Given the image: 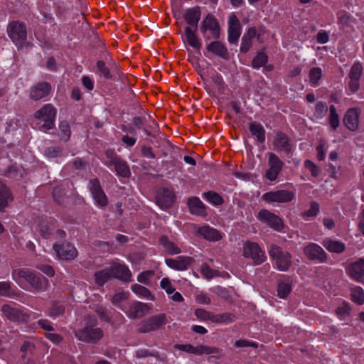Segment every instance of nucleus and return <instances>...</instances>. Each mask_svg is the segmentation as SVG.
I'll use <instances>...</instances> for the list:
<instances>
[{
    "label": "nucleus",
    "instance_id": "nucleus-1",
    "mask_svg": "<svg viewBox=\"0 0 364 364\" xmlns=\"http://www.w3.org/2000/svg\"><path fill=\"white\" fill-rule=\"evenodd\" d=\"M13 279L22 289L36 292L46 291L48 279L28 269H16L12 272Z\"/></svg>",
    "mask_w": 364,
    "mask_h": 364
},
{
    "label": "nucleus",
    "instance_id": "nucleus-2",
    "mask_svg": "<svg viewBox=\"0 0 364 364\" xmlns=\"http://www.w3.org/2000/svg\"><path fill=\"white\" fill-rule=\"evenodd\" d=\"M56 109L51 104L44 105L35 113V128L40 130L51 129L55 125Z\"/></svg>",
    "mask_w": 364,
    "mask_h": 364
},
{
    "label": "nucleus",
    "instance_id": "nucleus-3",
    "mask_svg": "<svg viewBox=\"0 0 364 364\" xmlns=\"http://www.w3.org/2000/svg\"><path fill=\"white\" fill-rule=\"evenodd\" d=\"M2 316L16 323L27 322L30 318L28 311L15 303L5 304L1 306Z\"/></svg>",
    "mask_w": 364,
    "mask_h": 364
},
{
    "label": "nucleus",
    "instance_id": "nucleus-4",
    "mask_svg": "<svg viewBox=\"0 0 364 364\" xmlns=\"http://www.w3.org/2000/svg\"><path fill=\"white\" fill-rule=\"evenodd\" d=\"M200 32L205 40L218 39L220 37V26L216 18L209 14L203 20Z\"/></svg>",
    "mask_w": 364,
    "mask_h": 364
},
{
    "label": "nucleus",
    "instance_id": "nucleus-5",
    "mask_svg": "<svg viewBox=\"0 0 364 364\" xmlns=\"http://www.w3.org/2000/svg\"><path fill=\"white\" fill-rule=\"evenodd\" d=\"M7 33L10 38L18 47H22L26 41V28L23 23L11 22L7 27Z\"/></svg>",
    "mask_w": 364,
    "mask_h": 364
},
{
    "label": "nucleus",
    "instance_id": "nucleus-6",
    "mask_svg": "<svg viewBox=\"0 0 364 364\" xmlns=\"http://www.w3.org/2000/svg\"><path fill=\"white\" fill-rule=\"evenodd\" d=\"M269 254L279 270L287 271L291 265V255L289 252L282 251L280 247L272 245Z\"/></svg>",
    "mask_w": 364,
    "mask_h": 364
},
{
    "label": "nucleus",
    "instance_id": "nucleus-7",
    "mask_svg": "<svg viewBox=\"0 0 364 364\" xmlns=\"http://www.w3.org/2000/svg\"><path fill=\"white\" fill-rule=\"evenodd\" d=\"M243 255L245 258H250L256 265L260 264L266 259V255L257 243L247 242L243 245Z\"/></svg>",
    "mask_w": 364,
    "mask_h": 364
},
{
    "label": "nucleus",
    "instance_id": "nucleus-8",
    "mask_svg": "<svg viewBox=\"0 0 364 364\" xmlns=\"http://www.w3.org/2000/svg\"><path fill=\"white\" fill-rule=\"evenodd\" d=\"M295 197V191L288 190H279L264 193L262 196L263 200L267 203H288Z\"/></svg>",
    "mask_w": 364,
    "mask_h": 364
},
{
    "label": "nucleus",
    "instance_id": "nucleus-9",
    "mask_svg": "<svg viewBox=\"0 0 364 364\" xmlns=\"http://www.w3.org/2000/svg\"><path fill=\"white\" fill-rule=\"evenodd\" d=\"M75 335L80 341L85 342H95L102 337L103 333L99 328L87 326L82 329L76 331L75 332Z\"/></svg>",
    "mask_w": 364,
    "mask_h": 364
},
{
    "label": "nucleus",
    "instance_id": "nucleus-10",
    "mask_svg": "<svg viewBox=\"0 0 364 364\" xmlns=\"http://www.w3.org/2000/svg\"><path fill=\"white\" fill-rule=\"evenodd\" d=\"M269 169L265 173V177L271 181H275L282 169L284 163L274 153H269L268 159Z\"/></svg>",
    "mask_w": 364,
    "mask_h": 364
},
{
    "label": "nucleus",
    "instance_id": "nucleus-11",
    "mask_svg": "<svg viewBox=\"0 0 364 364\" xmlns=\"http://www.w3.org/2000/svg\"><path fill=\"white\" fill-rule=\"evenodd\" d=\"M304 255L310 260H317L319 262H325L327 260V255L323 248L316 243H309L304 247Z\"/></svg>",
    "mask_w": 364,
    "mask_h": 364
},
{
    "label": "nucleus",
    "instance_id": "nucleus-12",
    "mask_svg": "<svg viewBox=\"0 0 364 364\" xmlns=\"http://www.w3.org/2000/svg\"><path fill=\"white\" fill-rule=\"evenodd\" d=\"M257 218L260 221L267 223L275 230L279 231L283 228V223L281 218L266 209L261 210L258 213Z\"/></svg>",
    "mask_w": 364,
    "mask_h": 364
},
{
    "label": "nucleus",
    "instance_id": "nucleus-13",
    "mask_svg": "<svg viewBox=\"0 0 364 364\" xmlns=\"http://www.w3.org/2000/svg\"><path fill=\"white\" fill-rule=\"evenodd\" d=\"M89 188L92 195L95 203L101 208L107 205L108 200L105 194L98 179L95 178L90 180L89 183Z\"/></svg>",
    "mask_w": 364,
    "mask_h": 364
},
{
    "label": "nucleus",
    "instance_id": "nucleus-14",
    "mask_svg": "<svg viewBox=\"0 0 364 364\" xmlns=\"http://www.w3.org/2000/svg\"><path fill=\"white\" fill-rule=\"evenodd\" d=\"M165 323L166 316L164 314L154 316L141 322L139 331L142 333H146L156 330Z\"/></svg>",
    "mask_w": 364,
    "mask_h": 364
},
{
    "label": "nucleus",
    "instance_id": "nucleus-15",
    "mask_svg": "<svg viewBox=\"0 0 364 364\" xmlns=\"http://www.w3.org/2000/svg\"><path fill=\"white\" fill-rule=\"evenodd\" d=\"M175 348L195 355H209L212 353H217L218 352V348L206 346H198L195 347L191 344H177L175 346Z\"/></svg>",
    "mask_w": 364,
    "mask_h": 364
},
{
    "label": "nucleus",
    "instance_id": "nucleus-16",
    "mask_svg": "<svg viewBox=\"0 0 364 364\" xmlns=\"http://www.w3.org/2000/svg\"><path fill=\"white\" fill-rule=\"evenodd\" d=\"M150 306L140 301H132L127 306V311H124L129 317L140 318L148 314Z\"/></svg>",
    "mask_w": 364,
    "mask_h": 364
},
{
    "label": "nucleus",
    "instance_id": "nucleus-17",
    "mask_svg": "<svg viewBox=\"0 0 364 364\" xmlns=\"http://www.w3.org/2000/svg\"><path fill=\"white\" fill-rule=\"evenodd\" d=\"M193 261L194 259L191 257L188 256H179L175 259L168 258L165 259L168 267L178 271L187 269Z\"/></svg>",
    "mask_w": 364,
    "mask_h": 364
},
{
    "label": "nucleus",
    "instance_id": "nucleus-18",
    "mask_svg": "<svg viewBox=\"0 0 364 364\" xmlns=\"http://www.w3.org/2000/svg\"><path fill=\"white\" fill-rule=\"evenodd\" d=\"M53 250L59 258L65 260L74 259L77 255L75 247L70 244L55 243L53 245Z\"/></svg>",
    "mask_w": 364,
    "mask_h": 364
},
{
    "label": "nucleus",
    "instance_id": "nucleus-19",
    "mask_svg": "<svg viewBox=\"0 0 364 364\" xmlns=\"http://www.w3.org/2000/svg\"><path fill=\"white\" fill-rule=\"evenodd\" d=\"M110 272H112V277L117 278L124 282H129L132 277L131 271L124 264L113 263L109 267Z\"/></svg>",
    "mask_w": 364,
    "mask_h": 364
},
{
    "label": "nucleus",
    "instance_id": "nucleus-20",
    "mask_svg": "<svg viewBox=\"0 0 364 364\" xmlns=\"http://www.w3.org/2000/svg\"><path fill=\"white\" fill-rule=\"evenodd\" d=\"M228 26V41L235 44L237 42L241 33L240 22L235 15L229 17Z\"/></svg>",
    "mask_w": 364,
    "mask_h": 364
},
{
    "label": "nucleus",
    "instance_id": "nucleus-21",
    "mask_svg": "<svg viewBox=\"0 0 364 364\" xmlns=\"http://www.w3.org/2000/svg\"><path fill=\"white\" fill-rule=\"evenodd\" d=\"M346 271L353 279L361 282L364 279V258L350 264Z\"/></svg>",
    "mask_w": 364,
    "mask_h": 364
},
{
    "label": "nucleus",
    "instance_id": "nucleus-22",
    "mask_svg": "<svg viewBox=\"0 0 364 364\" xmlns=\"http://www.w3.org/2000/svg\"><path fill=\"white\" fill-rule=\"evenodd\" d=\"M274 149L277 151H284L289 154L292 149V144L289 137L282 132L277 133L273 141Z\"/></svg>",
    "mask_w": 364,
    "mask_h": 364
},
{
    "label": "nucleus",
    "instance_id": "nucleus-23",
    "mask_svg": "<svg viewBox=\"0 0 364 364\" xmlns=\"http://www.w3.org/2000/svg\"><path fill=\"white\" fill-rule=\"evenodd\" d=\"M51 85L46 82H39L33 86L30 91V97L34 100H39L48 96L51 92Z\"/></svg>",
    "mask_w": 364,
    "mask_h": 364
},
{
    "label": "nucleus",
    "instance_id": "nucleus-24",
    "mask_svg": "<svg viewBox=\"0 0 364 364\" xmlns=\"http://www.w3.org/2000/svg\"><path fill=\"white\" fill-rule=\"evenodd\" d=\"M360 110L357 108H351L347 110L343 122L350 130L354 131L358 127Z\"/></svg>",
    "mask_w": 364,
    "mask_h": 364
},
{
    "label": "nucleus",
    "instance_id": "nucleus-25",
    "mask_svg": "<svg viewBox=\"0 0 364 364\" xmlns=\"http://www.w3.org/2000/svg\"><path fill=\"white\" fill-rule=\"evenodd\" d=\"M200 8L199 6H194L192 8L187 9L183 15V17L186 22L191 26V27H195L197 28L198 22L200 19Z\"/></svg>",
    "mask_w": 364,
    "mask_h": 364
},
{
    "label": "nucleus",
    "instance_id": "nucleus-26",
    "mask_svg": "<svg viewBox=\"0 0 364 364\" xmlns=\"http://www.w3.org/2000/svg\"><path fill=\"white\" fill-rule=\"evenodd\" d=\"M197 232L205 240L211 242L219 241L223 237L222 234L218 230L209 225L199 227L197 230Z\"/></svg>",
    "mask_w": 364,
    "mask_h": 364
},
{
    "label": "nucleus",
    "instance_id": "nucleus-27",
    "mask_svg": "<svg viewBox=\"0 0 364 364\" xmlns=\"http://www.w3.org/2000/svg\"><path fill=\"white\" fill-rule=\"evenodd\" d=\"M188 206L193 215L198 216H205L206 208L203 202L197 197H191L188 200Z\"/></svg>",
    "mask_w": 364,
    "mask_h": 364
},
{
    "label": "nucleus",
    "instance_id": "nucleus-28",
    "mask_svg": "<svg viewBox=\"0 0 364 364\" xmlns=\"http://www.w3.org/2000/svg\"><path fill=\"white\" fill-rule=\"evenodd\" d=\"M196 31L197 28H193L191 26L185 28L186 42L194 49L199 50L202 43L196 35Z\"/></svg>",
    "mask_w": 364,
    "mask_h": 364
},
{
    "label": "nucleus",
    "instance_id": "nucleus-29",
    "mask_svg": "<svg viewBox=\"0 0 364 364\" xmlns=\"http://www.w3.org/2000/svg\"><path fill=\"white\" fill-rule=\"evenodd\" d=\"M208 52L218 55L222 58H228V52L225 45L220 41H213L206 46Z\"/></svg>",
    "mask_w": 364,
    "mask_h": 364
},
{
    "label": "nucleus",
    "instance_id": "nucleus-30",
    "mask_svg": "<svg viewBox=\"0 0 364 364\" xmlns=\"http://www.w3.org/2000/svg\"><path fill=\"white\" fill-rule=\"evenodd\" d=\"M322 245L328 251L334 253H341L346 249L344 243L331 238L324 239Z\"/></svg>",
    "mask_w": 364,
    "mask_h": 364
},
{
    "label": "nucleus",
    "instance_id": "nucleus-31",
    "mask_svg": "<svg viewBox=\"0 0 364 364\" xmlns=\"http://www.w3.org/2000/svg\"><path fill=\"white\" fill-rule=\"evenodd\" d=\"M159 244L169 255H177L181 252L180 247L173 242L171 241L166 236H162L160 238Z\"/></svg>",
    "mask_w": 364,
    "mask_h": 364
},
{
    "label": "nucleus",
    "instance_id": "nucleus-32",
    "mask_svg": "<svg viewBox=\"0 0 364 364\" xmlns=\"http://www.w3.org/2000/svg\"><path fill=\"white\" fill-rule=\"evenodd\" d=\"M129 292H119L113 296L112 302L114 305L120 308L122 311H127L129 302L127 301Z\"/></svg>",
    "mask_w": 364,
    "mask_h": 364
},
{
    "label": "nucleus",
    "instance_id": "nucleus-33",
    "mask_svg": "<svg viewBox=\"0 0 364 364\" xmlns=\"http://www.w3.org/2000/svg\"><path fill=\"white\" fill-rule=\"evenodd\" d=\"M12 200L13 197L9 189L0 183V210H4Z\"/></svg>",
    "mask_w": 364,
    "mask_h": 364
},
{
    "label": "nucleus",
    "instance_id": "nucleus-34",
    "mask_svg": "<svg viewBox=\"0 0 364 364\" xmlns=\"http://www.w3.org/2000/svg\"><path fill=\"white\" fill-rule=\"evenodd\" d=\"M249 129L251 134L256 136L259 142L262 143L265 141V130L261 124L255 122H251Z\"/></svg>",
    "mask_w": 364,
    "mask_h": 364
},
{
    "label": "nucleus",
    "instance_id": "nucleus-35",
    "mask_svg": "<svg viewBox=\"0 0 364 364\" xmlns=\"http://www.w3.org/2000/svg\"><path fill=\"white\" fill-rule=\"evenodd\" d=\"M112 163L118 176L124 178L129 176L130 171L126 162L114 159L112 160Z\"/></svg>",
    "mask_w": 364,
    "mask_h": 364
},
{
    "label": "nucleus",
    "instance_id": "nucleus-36",
    "mask_svg": "<svg viewBox=\"0 0 364 364\" xmlns=\"http://www.w3.org/2000/svg\"><path fill=\"white\" fill-rule=\"evenodd\" d=\"M65 313V306L58 301H54L47 311V315L53 318L63 316Z\"/></svg>",
    "mask_w": 364,
    "mask_h": 364
},
{
    "label": "nucleus",
    "instance_id": "nucleus-37",
    "mask_svg": "<svg viewBox=\"0 0 364 364\" xmlns=\"http://www.w3.org/2000/svg\"><path fill=\"white\" fill-rule=\"evenodd\" d=\"M175 196L171 191L164 190L159 197L158 203L161 207L170 206L174 202Z\"/></svg>",
    "mask_w": 364,
    "mask_h": 364
},
{
    "label": "nucleus",
    "instance_id": "nucleus-38",
    "mask_svg": "<svg viewBox=\"0 0 364 364\" xmlns=\"http://www.w3.org/2000/svg\"><path fill=\"white\" fill-rule=\"evenodd\" d=\"M110 278H112V272H110L109 267L97 272L95 274V282L99 285H103Z\"/></svg>",
    "mask_w": 364,
    "mask_h": 364
},
{
    "label": "nucleus",
    "instance_id": "nucleus-39",
    "mask_svg": "<svg viewBox=\"0 0 364 364\" xmlns=\"http://www.w3.org/2000/svg\"><path fill=\"white\" fill-rule=\"evenodd\" d=\"M131 289L133 291V292L139 296L151 300L154 299V297L151 291L145 287H143L138 284H134L132 286Z\"/></svg>",
    "mask_w": 364,
    "mask_h": 364
},
{
    "label": "nucleus",
    "instance_id": "nucleus-40",
    "mask_svg": "<svg viewBox=\"0 0 364 364\" xmlns=\"http://www.w3.org/2000/svg\"><path fill=\"white\" fill-rule=\"evenodd\" d=\"M204 199L215 205H220L224 203L221 196L214 191H208L203 194Z\"/></svg>",
    "mask_w": 364,
    "mask_h": 364
},
{
    "label": "nucleus",
    "instance_id": "nucleus-41",
    "mask_svg": "<svg viewBox=\"0 0 364 364\" xmlns=\"http://www.w3.org/2000/svg\"><path fill=\"white\" fill-rule=\"evenodd\" d=\"M351 300L357 304L361 305L364 302V291L360 287L351 289Z\"/></svg>",
    "mask_w": 364,
    "mask_h": 364
},
{
    "label": "nucleus",
    "instance_id": "nucleus-42",
    "mask_svg": "<svg viewBox=\"0 0 364 364\" xmlns=\"http://www.w3.org/2000/svg\"><path fill=\"white\" fill-rule=\"evenodd\" d=\"M0 296L9 298H13L16 296L10 282H0Z\"/></svg>",
    "mask_w": 364,
    "mask_h": 364
},
{
    "label": "nucleus",
    "instance_id": "nucleus-43",
    "mask_svg": "<svg viewBox=\"0 0 364 364\" xmlns=\"http://www.w3.org/2000/svg\"><path fill=\"white\" fill-rule=\"evenodd\" d=\"M321 76H322V70L320 68H317V67L312 68L309 70V81L314 87H316L318 85V81L321 78Z\"/></svg>",
    "mask_w": 364,
    "mask_h": 364
},
{
    "label": "nucleus",
    "instance_id": "nucleus-44",
    "mask_svg": "<svg viewBox=\"0 0 364 364\" xmlns=\"http://www.w3.org/2000/svg\"><path fill=\"white\" fill-rule=\"evenodd\" d=\"M328 112V106L326 102H318L315 106L314 117L316 119H322Z\"/></svg>",
    "mask_w": 364,
    "mask_h": 364
},
{
    "label": "nucleus",
    "instance_id": "nucleus-45",
    "mask_svg": "<svg viewBox=\"0 0 364 364\" xmlns=\"http://www.w3.org/2000/svg\"><path fill=\"white\" fill-rule=\"evenodd\" d=\"M330 114L328 117L329 124L331 127L335 130L339 126V116L337 113L336 108L334 105H331L330 108Z\"/></svg>",
    "mask_w": 364,
    "mask_h": 364
},
{
    "label": "nucleus",
    "instance_id": "nucleus-46",
    "mask_svg": "<svg viewBox=\"0 0 364 364\" xmlns=\"http://www.w3.org/2000/svg\"><path fill=\"white\" fill-rule=\"evenodd\" d=\"M53 228H54V223L53 220L43 221L39 227L40 233L43 237H48L51 235Z\"/></svg>",
    "mask_w": 364,
    "mask_h": 364
},
{
    "label": "nucleus",
    "instance_id": "nucleus-47",
    "mask_svg": "<svg viewBox=\"0 0 364 364\" xmlns=\"http://www.w3.org/2000/svg\"><path fill=\"white\" fill-rule=\"evenodd\" d=\"M268 60V57L266 53L263 52L258 53L257 55L253 58L252 65L254 68H259L266 64Z\"/></svg>",
    "mask_w": 364,
    "mask_h": 364
},
{
    "label": "nucleus",
    "instance_id": "nucleus-48",
    "mask_svg": "<svg viewBox=\"0 0 364 364\" xmlns=\"http://www.w3.org/2000/svg\"><path fill=\"white\" fill-rule=\"evenodd\" d=\"M363 73V65L360 62L355 63L351 67L349 77L360 80Z\"/></svg>",
    "mask_w": 364,
    "mask_h": 364
},
{
    "label": "nucleus",
    "instance_id": "nucleus-49",
    "mask_svg": "<svg viewBox=\"0 0 364 364\" xmlns=\"http://www.w3.org/2000/svg\"><path fill=\"white\" fill-rule=\"evenodd\" d=\"M195 315L201 321L213 322V314L203 309H196L195 311Z\"/></svg>",
    "mask_w": 364,
    "mask_h": 364
},
{
    "label": "nucleus",
    "instance_id": "nucleus-50",
    "mask_svg": "<svg viewBox=\"0 0 364 364\" xmlns=\"http://www.w3.org/2000/svg\"><path fill=\"white\" fill-rule=\"evenodd\" d=\"M319 210V205L316 202L311 203L310 208L302 213V218L307 220L309 218L315 217Z\"/></svg>",
    "mask_w": 364,
    "mask_h": 364
},
{
    "label": "nucleus",
    "instance_id": "nucleus-51",
    "mask_svg": "<svg viewBox=\"0 0 364 364\" xmlns=\"http://www.w3.org/2000/svg\"><path fill=\"white\" fill-rule=\"evenodd\" d=\"M291 290V285L289 283L287 282H279L278 284V296L284 299L286 298L289 294L290 293Z\"/></svg>",
    "mask_w": 364,
    "mask_h": 364
},
{
    "label": "nucleus",
    "instance_id": "nucleus-52",
    "mask_svg": "<svg viewBox=\"0 0 364 364\" xmlns=\"http://www.w3.org/2000/svg\"><path fill=\"white\" fill-rule=\"evenodd\" d=\"M232 321V315L229 313L222 314H213V322L216 323H228Z\"/></svg>",
    "mask_w": 364,
    "mask_h": 364
},
{
    "label": "nucleus",
    "instance_id": "nucleus-53",
    "mask_svg": "<svg viewBox=\"0 0 364 364\" xmlns=\"http://www.w3.org/2000/svg\"><path fill=\"white\" fill-rule=\"evenodd\" d=\"M350 311V306L349 303L343 301L342 304L338 307L336 314L340 318H344L349 315Z\"/></svg>",
    "mask_w": 364,
    "mask_h": 364
},
{
    "label": "nucleus",
    "instance_id": "nucleus-54",
    "mask_svg": "<svg viewBox=\"0 0 364 364\" xmlns=\"http://www.w3.org/2000/svg\"><path fill=\"white\" fill-rule=\"evenodd\" d=\"M201 273L208 279H210L218 275L217 271L210 268L207 264H202Z\"/></svg>",
    "mask_w": 364,
    "mask_h": 364
},
{
    "label": "nucleus",
    "instance_id": "nucleus-55",
    "mask_svg": "<svg viewBox=\"0 0 364 364\" xmlns=\"http://www.w3.org/2000/svg\"><path fill=\"white\" fill-rule=\"evenodd\" d=\"M60 131L62 134V139L67 141L70 136V128L68 122H62L59 125Z\"/></svg>",
    "mask_w": 364,
    "mask_h": 364
},
{
    "label": "nucleus",
    "instance_id": "nucleus-56",
    "mask_svg": "<svg viewBox=\"0 0 364 364\" xmlns=\"http://www.w3.org/2000/svg\"><path fill=\"white\" fill-rule=\"evenodd\" d=\"M161 287L166 291L168 294L174 293L175 288L173 287L170 279L167 277L163 278L160 282Z\"/></svg>",
    "mask_w": 364,
    "mask_h": 364
},
{
    "label": "nucleus",
    "instance_id": "nucleus-57",
    "mask_svg": "<svg viewBox=\"0 0 364 364\" xmlns=\"http://www.w3.org/2000/svg\"><path fill=\"white\" fill-rule=\"evenodd\" d=\"M154 275V272L149 270L144 271L140 273L137 277V281L140 283L148 284L149 283L150 278Z\"/></svg>",
    "mask_w": 364,
    "mask_h": 364
},
{
    "label": "nucleus",
    "instance_id": "nucleus-58",
    "mask_svg": "<svg viewBox=\"0 0 364 364\" xmlns=\"http://www.w3.org/2000/svg\"><path fill=\"white\" fill-rule=\"evenodd\" d=\"M304 166L311 172L313 176L316 177L319 174V168L311 161L306 160L304 162Z\"/></svg>",
    "mask_w": 364,
    "mask_h": 364
},
{
    "label": "nucleus",
    "instance_id": "nucleus-59",
    "mask_svg": "<svg viewBox=\"0 0 364 364\" xmlns=\"http://www.w3.org/2000/svg\"><path fill=\"white\" fill-rule=\"evenodd\" d=\"M97 68L98 72L103 75L106 78H109L111 77L109 68L105 65V63L99 60L97 63Z\"/></svg>",
    "mask_w": 364,
    "mask_h": 364
},
{
    "label": "nucleus",
    "instance_id": "nucleus-60",
    "mask_svg": "<svg viewBox=\"0 0 364 364\" xmlns=\"http://www.w3.org/2000/svg\"><path fill=\"white\" fill-rule=\"evenodd\" d=\"M326 144L323 141H321L316 146L317 159L323 161L326 157Z\"/></svg>",
    "mask_w": 364,
    "mask_h": 364
},
{
    "label": "nucleus",
    "instance_id": "nucleus-61",
    "mask_svg": "<svg viewBox=\"0 0 364 364\" xmlns=\"http://www.w3.org/2000/svg\"><path fill=\"white\" fill-rule=\"evenodd\" d=\"M37 268L42 271L44 274L48 275V277H53L55 274V271L53 268L50 265L48 264H41L37 266Z\"/></svg>",
    "mask_w": 364,
    "mask_h": 364
},
{
    "label": "nucleus",
    "instance_id": "nucleus-62",
    "mask_svg": "<svg viewBox=\"0 0 364 364\" xmlns=\"http://www.w3.org/2000/svg\"><path fill=\"white\" fill-rule=\"evenodd\" d=\"M38 324L41 328H43L46 331H53V328L51 322L47 319L39 320L38 321Z\"/></svg>",
    "mask_w": 364,
    "mask_h": 364
},
{
    "label": "nucleus",
    "instance_id": "nucleus-63",
    "mask_svg": "<svg viewBox=\"0 0 364 364\" xmlns=\"http://www.w3.org/2000/svg\"><path fill=\"white\" fill-rule=\"evenodd\" d=\"M46 337L53 343H59L63 338L59 334L50 331L46 333Z\"/></svg>",
    "mask_w": 364,
    "mask_h": 364
},
{
    "label": "nucleus",
    "instance_id": "nucleus-64",
    "mask_svg": "<svg viewBox=\"0 0 364 364\" xmlns=\"http://www.w3.org/2000/svg\"><path fill=\"white\" fill-rule=\"evenodd\" d=\"M328 34L326 31H319L316 36V41L318 43L323 44L328 41Z\"/></svg>",
    "mask_w": 364,
    "mask_h": 364
}]
</instances>
